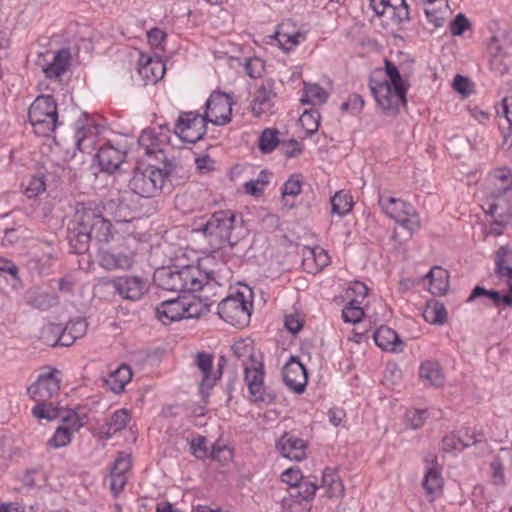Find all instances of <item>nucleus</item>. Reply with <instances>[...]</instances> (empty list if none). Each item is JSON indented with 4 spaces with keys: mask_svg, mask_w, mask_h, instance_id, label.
<instances>
[{
    "mask_svg": "<svg viewBox=\"0 0 512 512\" xmlns=\"http://www.w3.org/2000/svg\"><path fill=\"white\" fill-rule=\"evenodd\" d=\"M279 147L282 153L288 158L296 157L302 152L300 143L295 139L280 142Z\"/></svg>",
    "mask_w": 512,
    "mask_h": 512,
    "instance_id": "obj_63",
    "label": "nucleus"
},
{
    "mask_svg": "<svg viewBox=\"0 0 512 512\" xmlns=\"http://www.w3.org/2000/svg\"><path fill=\"white\" fill-rule=\"evenodd\" d=\"M485 212L492 217L512 219V203L508 194H487Z\"/></svg>",
    "mask_w": 512,
    "mask_h": 512,
    "instance_id": "obj_28",
    "label": "nucleus"
},
{
    "mask_svg": "<svg viewBox=\"0 0 512 512\" xmlns=\"http://www.w3.org/2000/svg\"><path fill=\"white\" fill-rule=\"evenodd\" d=\"M63 422L64 425L58 427L52 438L47 442L48 447L59 449L67 446L72 440L73 433L82 426L75 412L67 413V417H63Z\"/></svg>",
    "mask_w": 512,
    "mask_h": 512,
    "instance_id": "obj_19",
    "label": "nucleus"
},
{
    "mask_svg": "<svg viewBox=\"0 0 512 512\" xmlns=\"http://www.w3.org/2000/svg\"><path fill=\"white\" fill-rule=\"evenodd\" d=\"M173 131L182 141L194 144L205 136L207 123L198 112H180Z\"/></svg>",
    "mask_w": 512,
    "mask_h": 512,
    "instance_id": "obj_12",
    "label": "nucleus"
},
{
    "mask_svg": "<svg viewBox=\"0 0 512 512\" xmlns=\"http://www.w3.org/2000/svg\"><path fill=\"white\" fill-rule=\"evenodd\" d=\"M131 468V457L129 454L120 452L114 461L111 469L113 475H125V473Z\"/></svg>",
    "mask_w": 512,
    "mask_h": 512,
    "instance_id": "obj_57",
    "label": "nucleus"
},
{
    "mask_svg": "<svg viewBox=\"0 0 512 512\" xmlns=\"http://www.w3.org/2000/svg\"><path fill=\"white\" fill-rule=\"evenodd\" d=\"M233 98L224 92L213 91L205 103V112L202 115L205 122L216 126H224L232 120Z\"/></svg>",
    "mask_w": 512,
    "mask_h": 512,
    "instance_id": "obj_11",
    "label": "nucleus"
},
{
    "mask_svg": "<svg viewBox=\"0 0 512 512\" xmlns=\"http://www.w3.org/2000/svg\"><path fill=\"white\" fill-rule=\"evenodd\" d=\"M65 326L76 339L83 337L87 331V323L82 318L71 320Z\"/></svg>",
    "mask_w": 512,
    "mask_h": 512,
    "instance_id": "obj_61",
    "label": "nucleus"
},
{
    "mask_svg": "<svg viewBox=\"0 0 512 512\" xmlns=\"http://www.w3.org/2000/svg\"><path fill=\"white\" fill-rule=\"evenodd\" d=\"M428 417L426 410H410L406 413V419L412 429L422 427Z\"/></svg>",
    "mask_w": 512,
    "mask_h": 512,
    "instance_id": "obj_59",
    "label": "nucleus"
},
{
    "mask_svg": "<svg viewBox=\"0 0 512 512\" xmlns=\"http://www.w3.org/2000/svg\"><path fill=\"white\" fill-rule=\"evenodd\" d=\"M130 415L126 409L116 410L101 426V433L104 438L110 439L117 432L126 428Z\"/></svg>",
    "mask_w": 512,
    "mask_h": 512,
    "instance_id": "obj_34",
    "label": "nucleus"
},
{
    "mask_svg": "<svg viewBox=\"0 0 512 512\" xmlns=\"http://www.w3.org/2000/svg\"><path fill=\"white\" fill-rule=\"evenodd\" d=\"M364 106V100L359 94H351L347 101L342 103L341 109L346 111H351L356 114L362 110Z\"/></svg>",
    "mask_w": 512,
    "mask_h": 512,
    "instance_id": "obj_62",
    "label": "nucleus"
},
{
    "mask_svg": "<svg viewBox=\"0 0 512 512\" xmlns=\"http://www.w3.org/2000/svg\"><path fill=\"white\" fill-rule=\"evenodd\" d=\"M174 169L171 161H165L162 168L155 165L138 166L132 172L128 187L141 198H155L161 194Z\"/></svg>",
    "mask_w": 512,
    "mask_h": 512,
    "instance_id": "obj_6",
    "label": "nucleus"
},
{
    "mask_svg": "<svg viewBox=\"0 0 512 512\" xmlns=\"http://www.w3.org/2000/svg\"><path fill=\"white\" fill-rule=\"evenodd\" d=\"M138 64V72L147 82L157 83L164 77L166 72L165 63L158 57L153 58L142 53L140 54Z\"/></svg>",
    "mask_w": 512,
    "mask_h": 512,
    "instance_id": "obj_25",
    "label": "nucleus"
},
{
    "mask_svg": "<svg viewBox=\"0 0 512 512\" xmlns=\"http://www.w3.org/2000/svg\"><path fill=\"white\" fill-rule=\"evenodd\" d=\"M95 157L102 171L113 173L124 162L126 151L107 142L99 148Z\"/></svg>",
    "mask_w": 512,
    "mask_h": 512,
    "instance_id": "obj_22",
    "label": "nucleus"
},
{
    "mask_svg": "<svg viewBox=\"0 0 512 512\" xmlns=\"http://www.w3.org/2000/svg\"><path fill=\"white\" fill-rule=\"evenodd\" d=\"M244 69L249 77L257 79L262 77L265 70V64L262 59L253 57L247 60Z\"/></svg>",
    "mask_w": 512,
    "mask_h": 512,
    "instance_id": "obj_55",
    "label": "nucleus"
},
{
    "mask_svg": "<svg viewBox=\"0 0 512 512\" xmlns=\"http://www.w3.org/2000/svg\"><path fill=\"white\" fill-rule=\"evenodd\" d=\"M207 439L204 436L193 438L190 442V451L198 459L207 457L208 449L206 447Z\"/></svg>",
    "mask_w": 512,
    "mask_h": 512,
    "instance_id": "obj_60",
    "label": "nucleus"
},
{
    "mask_svg": "<svg viewBox=\"0 0 512 512\" xmlns=\"http://www.w3.org/2000/svg\"><path fill=\"white\" fill-rule=\"evenodd\" d=\"M111 286L124 299L137 301L148 291L147 280L141 276L124 275L114 278Z\"/></svg>",
    "mask_w": 512,
    "mask_h": 512,
    "instance_id": "obj_14",
    "label": "nucleus"
},
{
    "mask_svg": "<svg viewBox=\"0 0 512 512\" xmlns=\"http://www.w3.org/2000/svg\"><path fill=\"white\" fill-rule=\"evenodd\" d=\"M378 203L381 210L389 218L393 219L410 233L420 228V217L410 203L400 198L387 196L385 193L381 192L378 194Z\"/></svg>",
    "mask_w": 512,
    "mask_h": 512,
    "instance_id": "obj_8",
    "label": "nucleus"
},
{
    "mask_svg": "<svg viewBox=\"0 0 512 512\" xmlns=\"http://www.w3.org/2000/svg\"><path fill=\"white\" fill-rule=\"evenodd\" d=\"M250 297L251 293L246 296L240 291L226 296L218 303L217 314L221 319L233 326L247 324L253 307L252 301L248 299Z\"/></svg>",
    "mask_w": 512,
    "mask_h": 512,
    "instance_id": "obj_9",
    "label": "nucleus"
},
{
    "mask_svg": "<svg viewBox=\"0 0 512 512\" xmlns=\"http://www.w3.org/2000/svg\"><path fill=\"white\" fill-rule=\"evenodd\" d=\"M471 28L469 19L462 13H459L450 23V32L453 36H461Z\"/></svg>",
    "mask_w": 512,
    "mask_h": 512,
    "instance_id": "obj_56",
    "label": "nucleus"
},
{
    "mask_svg": "<svg viewBox=\"0 0 512 512\" xmlns=\"http://www.w3.org/2000/svg\"><path fill=\"white\" fill-rule=\"evenodd\" d=\"M148 42L151 47L164 50V43L167 39V33L160 28H152L147 33Z\"/></svg>",
    "mask_w": 512,
    "mask_h": 512,
    "instance_id": "obj_58",
    "label": "nucleus"
},
{
    "mask_svg": "<svg viewBox=\"0 0 512 512\" xmlns=\"http://www.w3.org/2000/svg\"><path fill=\"white\" fill-rule=\"evenodd\" d=\"M274 37L277 40L280 48L284 51H290L300 43V38H304L303 34L299 32L288 34L280 30L275 32Z\"/></svg>",
    "mask_w": 512,
    "mask_h": 512,
    "instance_id": "obj_49",
    "label": "nucleus"
},
{
    "mask_svg": "<svg viewBox=\"0 0 512 512\" xmlns=\"http://www.w3.org/2000/svg\"><path fill=\"white\" fill-rule=\"evenodd\" d=\"M282 482L288 484L290 489L295 488L303 483H316L315 481H311L302 476L300 469L298 468H288L281 474Z\"/></svg>",
    "mask_w": 512,
    "mask_h": 512,
    "instance_id": "obj_50",
    "label": "nucleus"
},
{
    "mask_svg": "<svg viewBox=\"0 0 512 512\" xmlns=\"http://www.w3.org/2000/svg\"><path fill=\"white\" fill-rule=\"evenodd\" d=\"M429 280V291L433 295L442 296L449 289L448 271L440 266H434L425 276Z\"/></svg>",
    "mask_w": 512,
    "mask_h": 512,
    "instance_id": "obj_33",
    "label": "nucleus"
},
{
    "mask_svg": "<svg viewBox=\"0 0 512 512\" xmlns=\"http://www.w3.org/2000/svg\"><path fill=\"white\" fill-rule=\"evenodd\" d=\"M495 273L503 278L507 275L512 276V250L501 246L495 254Z\"/></svg>",
    "mask_w": 512,
    "mask_h": 512,
    "instance_id": "obj_41",
    "label": "nucleus"
},
{
    "mask_svg": "<svg viewBox=\"0 0 512 512\" xmlns=\"http://www.w3.org/2000/svg\"><path fill=\"white\" fill-rule=\"evenodd\" d=\"M328 93L318 84H305L301 102L303 104H323L328 99Z\"/></svg>",
    "mask_w": 512,
    "mask_h": 512,
    "instance_id": "obj_42",
    "label": "nucleus"
},
{
    "mask_svg": "<svg viewBox=\"0 0 512 512\" xmlns=\"http://www.w3.org/2000/svg\"><path fill=\"white\" fill-rule=\"evenodd\" d=\"M476 442V439L473 435L469 434L468 430H465L463 435L451 433L442 439V450L448 453L453 451L461 452Z\"/></svg>",
    "mask_w": 512,
    "mask_h": 512,
    "instance_id": "obj_37",
    "label": "nucleus"
},
{
    "mask_svg": "<svg viewBox=\"0 0 512 512\" xmlns=\"http://www.w3.org/2000/svg\"><path fill=\"white\" fill-rule=\"evenodd\" d=\"M419 377L425 386L440 387L444 384V374L437 361L426 360L419 368Z\"/></svg>",
    "mask_w": 512,
    "mask_h": 512,
    "instance_id": "obj_32",
    "label": "nucleus"
},
{
    "mask_svg": "<svg viewBox=\"0 0 512 512\" xmlns=\"http://www.w3.org/2000/svg\"><path fill=\"white\" fill-rule=\"evenodd\" d=\"M332 213L344 216L349 213L353 207L351 195L344 191H338L331 199Z\"/></svg>",
    "mask_w": 512,
    "mask_h": 512,
    "instance_id": "obj_44",
    "label": "nucleus"
},
{
    "mask_svg": "<svg viewBox=\"0 0 512 512\" xmlns=\"http://www.w3.org/2000/svg\"><path fill=\"white\" fill-rule=\"evenodd\" d=\"M41 338L45 344L55 346H71L77 339L70 334L66 326L49 323L41 332Z\"/></svg>",
    "mask_w": 512,
    "mask_h": 512,
    "instance_id": "obj_24",
    "label": "nucleus"
},
{
    "mask_svg": "<svg viewBox=\"0 0 512 512\" xmlns=\"http://www.w3.org/2000/svg\"><path fill=\"white\" fill-rule=\"evenodd\" d=\"M478 298H485L489 300L493 306L499 307L500 292L497 290H487L482 286H475L472 289L471 294L467 299V302H473Z\"/></svg>",
    "mask_w": 512,
    "mask_h": 512,
    "instance_id": "obj_48",
    "label": "nucleus"
},
{
    "mask_svg": "<svg viewBox=\"0 0 512 512\" xmlns=\"http://www.w3.org/2000/svg\"><path fill=\"white\" fill-rule=\"evenodd\" d=\"M497 114L504 116L507 123V133L502 131L503 137L507 138L508 135L512 134V96H506L502 99L499 107L497 108Z\"/></svg>",
    "mask_w": 512,
    "mask_h": 512,
    "instance_id": "obj_51",
    "label": "nucleus"
},
{
    "mask_svg": "<svg viewBox=\"0 0 512 512\" xmlns=\"http://www.w3.org/2000/svg\"><path fill=\"white\" fill-rule=\"evenodd\" d=\"M0 272H5L10 276V282L13 288L21 286L19 269L14 262L5 258H0Z\"/></svg>",
    "mask_w": 512,
    "mask_h": 512,
    "instance_id": "obj_53",
    "label": "nucleus"
},
{
    "mask_svg": "<svg viewBox=\"0 0 512 512\" xmlns=\"http://www.w3.org/2000/svg\"><path fill=\"white\" fill-rule=\"evenodd\" d=\"M360 305L359 299H351L342 310L343 321L352 324L359 323L364 316V310Z\"/></svg>",
    "mask_w": 512,
    "mask_h": 512,
    "instance_id": "obj_45",
    "label": "nucleus"
},
{
    "mask_svg": "<svg viewBox=\"0 0 512 512\" xmlns=\"http://www.w3.org/2000/svg\"><path fill=\"white\" fill-rule=\"evenodd\" d=\"M215 275V271H205L201 265H187L181 268L160 267L155 270L153 280L155 284L171 292H196L203 287V282Z\"/></svg>",
    "mask_w": 512,
    "mask_h": 512,
    "instance_id": "obj_4",
    "label": "nucleus"
},
{
    "mask_svg": "<svg viewBox=\"0 0 512 512\" xmlns=\"http://www.w3.org/2000/svg\"><path fill=\"white\" fill-rule=\"evenodd\" d=\"M222 288L223 283L221 278L215 274L203 282V287L198 290L201 291L202 294L198 298L183 296V309L185 310L184 319L197 318L208 312L210 307L217 302L216 299H211L209 290L216 289L213 295L217 296L222 292Z\"/></svg>",
    "mask_w": 512,
    "mask_h": 512,
    "instance_id": "obj_10",
    "label": "nucleus"
},
{
    "mask_svg": "<svg viewBox=\"0 0 512 512\" xmlns=\"http://www.w3.org/2000/svg\"><path fill=\"white\" fill-rule=\"evenodd\" d=\"M28 119L39 136H50L60 124L57 103L52 95H40L30 105Z\"/></svg>",
    "mask_w": 512,
    "mask_h": 512,
    "instance_id": "obj_7",
    "label": "nucleus"
},
{
    "mask_svg": "<svg viewBox=\"0 0 512 512\" xmlns=\"http://www.w3.org/2000/svg\"><path fill=\"white\" fill-rule=\"evenodd\" d=\"M131 378V368L126 364H122L116 370L108 374L107 378L105 379V383L114 393H121Z\"/></svg>",
    "mask_w": 512,
    "mask_h": 512,
    "instance_id": "obj_36",
    "label": "nucleus"
},
{
    "mask_svg": "<svg viewBox=\"0 0 512 512\" xmlns=\"http://www.w3.org/2000/svg\"><path fill=\"white\" fill-rule=\"evenodd\" d=\"M194 364L202 376L199 383V393L202 399L206 401L217 383L215 370H213V355L205 351L197 352L194 356Z\"/></svg>",
    "mask_w": 512,
    "mask_h": 512,
    "instance_id": "obj_18",
    "label": "nucleus"
},
{
    "mask_svg": "<svg viewBox=\"0 0 512 512\" xmlns=\"http://www.w3.org/2000/svg\"><path fill=\"white\" fill-rule=\"evenodd\" d=\"M102 202H77L67 229V240L72 253L83 254L92 240L108 243L114 238L111 222L104 215Z\"/></svg>",
    "mask_w": 512,
    "mask_h": 512,
    "instance_id": "obj_1",
    "label": "nucleus"
},
{
    "mask_svg": "<svg viewBox=\"0 0 512 512\" xmlns=\"http://www.w3.org/2000/svg\"><path fill=\"white\" fill-rule=\"evenodd\" d=\"M233 356L244 366V381L248 387L249 399L254 402H271L274 397L266 392L264 384L263 355L257 352L253 341L239 339L231 346Z\"/></svg>",
    "mask_w": 512,
    "mask_h": 512,
    "instance_id": "obj_2",
    "label": "nucleus"
},
{
    "mask_svg": "<svg viewBox=\"0 0 512 512\" xmlns=\"http://www.w3.org/2000/svg\"><path fill=\"white\" fill-rule=\"evenodd\" d=\"M320 115L317 111H305L299 121L306 132L311 135L318 130Z\"/></svg>",
    "mask_w": 512,
    "mask_h": 512,
    "instance_id": "obj_52",
    "label": "nucleus"
},
{
    "mask_svg": "<svg viewBox=\"0 0 512 512\" xmlns=\"http://www.w3.org/2000/svg\"><path fill=\"white\" fill-rule=\"evenodd\" d=\"M385 72L389 82L369 79V88L375 101L384 110L395 114L400 105L406 106L407 87L394 63L385 60Z\"/></svg>",
    "mask_w": 512,
    "mask_h": 512,
    "instance_id": "obj_5",
    "label": "nucleus"
},
{
    "mask_svg": "<svg viewBox=\"0 0 512 512\" xmlns=\"http://www.w3.org/2000/svg\"><path fill=\"white\" fill-rule=\"evenodd\" d=\"M278 131L276 129L266 128L262 131L259 137V149L262 153H271L280 141L278 139Z\"/></svg>",
    "mask_w": 512,
    "mask_h": 512,
    "instance_id": "obj_47",
    "label": "nucleus"
},
{
    "mask_svg": "<svg viewBox=\"0 0 512 512\" xmlns=\"http://www.w3.org/2000/svg\"><path fill=\"white\" fill-rule=\"evenodd\" d=\"M302 181L299 175H292L283 184L281 188V194L285 205H288V197H295L301 193ZM290 208L294 207V204H289Z\"/></svg>",
    "mask_w": 512,
    "mask_h": 512,
    "instance_id": "obj_46",
    "label": "nucleus"
},
{
    "mask_svg": "<svg viewBox=\"0 0 512 512\" xmlns=\"http://www.w3.org/2000/svg\"><path fill=\"white\" fill-rule=\"evenodd\" d=\"M27 303L33 308L46 311L58 305L59 297L55 293L33 290L28 293Z\"/></svg>",
    "mask_w": 512,
    "mask_h": 512,
    "instance_id": "obj_38",
    "label": "nucleus"
},
{
    "mask_svg": "<svg viewBox=\"0 0 512 512\" xmlns=\"http://www.w3.org/2000/svg\"><path fill=\"white\" fill-rule=\"evenodd\" d=\"M375 344L382 350L389 352H401L404 342L397 333L388 326H380L373 334Z\"/></svg>",
    "mask_w": 512,
    "mask_h": 512,
    "instance_id": "obj_29",
    "label": "nucleus"
},
{
    "mask_svg": "<svg viewBox=\"0 0 512 512\" xmlns=\"http://www.w3.org/2000/svg\"><path fill=\"white\" fill-rule=\"evenodd\" d=\"M277 449L287 459L301 461L306 458V442L288 433L284 434L277 443Z\"/></svg>",
    "mask_w": 512,
    "mask_h": 512,
    "instance_id": "obj_23",
    "label": "nucleus"
},
{
    "mask_svg": "<svg viewBox=\"0 0 512 512\" xmlns=\"http://www.w3.org/2000/svg\"><path fill=\"white\" fill-rule=\"evenodd\" d=\"M102 208L107 215L112 216L116 224L127 226L126 229H123L125 233L128 235L135 233L136 228L131 226V224L137 217L133 211L129 209L125 198L105 200L102 202ZM120 229L122 230V228Z\"/></svg>",
    "mask_w": 512,
    "mask_h": 512,
    "instance_id": "obj_16",
    "label": "nucleus"
},
{
    "mask_svg": "<svg viewBox=\"0 0 512 512\" xmlns=\"http://www.w3.org/2000/svg\"><path fill=\"white\" fill-rule=\"evenodd\" d=\"M274 85L273 79L262 80L251 103V112L254 116L261 117L262 115L273 113V107L277 98Z\"/></svg>",
    "mask_w": 512,
    "mask_h": 512,
    "instance_id": "obj_15",
    "label": "nucleus"
},
{
    "mask_svg": "<svg viewBox=\"0 0 512 512\" xmlns=\"http://www.w3.org/2000/svg\"><path fill=\"white\" fill-rule=\"evenodd\" d=\"M422 484L427 496L429 497V501H434L436 494L440 492L443 487L441 470L437 466L436 462L434 466L426 470Z\"/></svg>",
    "mask_w": 512,
    "mask_h": 512,
    "instance_id": "obj_35",
    "label": "nucleus"
},
{
    "mask_svg": "<svg viewBox=\"0 0 512 512\" xmlns=\"http://www.w3.org/2000/svg\"><path fill=\"white\" fill-rule=\"evenodd\" d=\"M71 54L68 49L57 51L50 63L43 67V73L48 79L58 80L70 66Z\"/></svg>",
    "mask_w": 512,
    "mask_h": 512,
    "instance_id": "obj_30",
    "label": "nucleus"
},
{
    "mask_svg": "<svg viewBox=\"0 0 512 512\" xmlns=\"http://www.w3.org/2000/svg\"><path fill=\"white\" fill-rule=\"evenodd\" d=\"M285 385L292 391L301 394L304 392L308 374L307 369L297 356H291L282 369Z\"/></svg>",
    "mask_w": 512,
    "mask_h": 512,
    "instance_id": "obj_17",
    "label": "nucleus"
},
{
    "mask_svg": "<svg viewBox=\"0 0 512 512\" xmlns=\"http://www.w3.org/2000/svg\"><path fill=\"white\" fill-rule=\"evenodd\" d=\"M422 315L426 322L434 325L444 324L447 319L446 308L438 300L428 301Z\"/></svg>",
    "mask_w": 512,
    "mask_h": 512,
    "instance_id": "obj_39",
    "label": "nucleus"
},
{
    "mask_svg": "<svg viewBox=\"0 0 512 512\" xmlns=\"http://www.w3.org/2000/svg\"><path fill=\"white\" fill-rule=\"evenodd\" d=\"M59 390L60 381L53 373H47L40 375L37 381L28 387L27 392L34 401L41 402L52 398Z\"/></svg>",
    "mask_w": 512,
    "mask_h": 512,
    "instance_id": "obj_20",
    "label": "nucleus"
},
{
    "mask_svg": "<svg viewBox=\"0 0 512 512\" xmlns=\"http://www.w3.org/2000/svg\"><path fill=\"white\" fill-rule=\"evenodd\" d=\"M243 220L233 210H219L207 219L194 223L192 232L202 233L210 245L222 247L228 244L234 247L241 238Z\"/></svg>",
    "mask_w": 512,
    "mask_h": 512,
    "instance_id": "obj_3",
    "label": "nucleus"
},
{
    "mask_svg": "<svg viewBox=\"0 0 512 512\" xmlns=\"http://www.w3.org/2000/svg\"><path fill=\"white\" fill-rule=\"evenodd\" d=\"M424 12L428 22L433 24L435 28H439L445 23L448 13V4L442 1L434 6L425 7Z\"/></svg>",
    "mask_w": 512,
    "mask_h": 512,
    "instance_id": "obj_43",
    "label": "nucleus"
},
{
    "mask_svg": "<svg viewBox=\"0 0 512 512\" xmlns=\"http://www.w3.org/2000/svg\"><path fill=\"white\" fill-rule=\"evenodd\" d=\"M134 263L132 252H124L116 248L101 249L99 264L105 270L128 269Z\"/></svg>",
    "mask_w": 512,
    "mask_h": 512,
    "instance_id": "obj_21",
    "label": "nucleus"
},
{
    "mask_svg": "<svg viewBox=\"0 0 512 512\" xmlns=\"http://www.w3.org/2000/svg\"><path fill=\"white\" fill-rule=\"evenodd\" d=\"M487 194H508L512 188V171L507 167L496 169L490 174Z\"/></svg>",
    "mask_w": 512,
    "mask_h": 512,
    "instance_id": "obj_31",
    "label": "nucleus"
},
{
    "mask_svg": "<svg viewBox=\"0 0 512 512\" xmlns=\"http://www.w3.org/2000/svg\"><path fill=\"white\" fill-rule=\"evenodd\" d=\"M45 176L43 174L33 175L25 189L27 197L32 198L45 191Z\"/></svg>",
    "mask_w": 512,
    "mask_h": 512,
    "instance_id": "obj_54",
    "label": "nucleus"
},
{
    "mask_svg": "<svg viewBox=\"0 0 512 512\" xmlns=\"http://www.w3.org/2000/svg\"><path fill=\"white\" fill-rule=\"evenodd\" d=\"M330 263L328 253L321 247L306 248L302 260L303 269L310 274H317Z\"/></svg>",
    "mask_w": 512,
    "mask_h": 512,
    "instance_id": "obj_27",
    "label": "nucleus"
},
{
    "mask_svg": "<svg viewBox=\"0 0 512 512\" xmlns=\"http://www.w3.org/2000/svg\"><path fill=\"white\" fill-rule=\"evenodd\" d=\"M62 408L53 406L52 403H46V401L38 402L32 409V414L37 419H46L48 421L60 418L63 421V417H67V413Z\"/></svg>",
    "mask_w": 512,
    "mask_h": 512,
    "instance_id": "obj_40",
    "label": "nucleus"
},
{
    "mask_svg": "<svg viewBox=\"0 0 512 512\" xmlns=\"http://www.w3.org/2000/svg\"><path fill=\"white\" fill-rule=\"evenodd\" d=\"M183 296L165 300L156 307L158 319L165 325L184 319Z\"/></svg>",
    "mask_w": 512,
    "mask_h": 512,
    "instance_id": "obj_26",
    "label": "nucleus"
},
{
    "mask_svg": "<svg viewBox=\"0 0 512 512\" xmlns=\"http://www.w3.org/2000/svg\"><path fill=\"white\" fill-rule=\"evenodd\" d=\"M318 489L316 483H303L288 490L281 501V512H309L311 501Z\"/></svg>",
    "mask_w": 512,
    "mask_h": 512,
    "instance_id": "obj_13",
    "label": "nucleus"
},
{
    "mask_svg": "<svg viewBox=\"0 0 512 512\" xmlns=\"http://www.w3.org/2000/svg\"><path fill=\"white\" fill-rule=\"evenodd\" d=\"M453 88L464 97L471 93V83L467 77L462 75L455 76L453 80Z\"/></svg>",
    "mask_w": 512,
    "mask_h": 512,
    "instance_id": "obj_64",
    "label": "nucleus"
}]
</instances>
